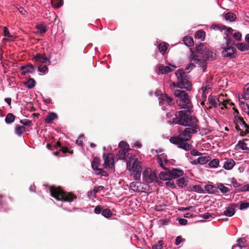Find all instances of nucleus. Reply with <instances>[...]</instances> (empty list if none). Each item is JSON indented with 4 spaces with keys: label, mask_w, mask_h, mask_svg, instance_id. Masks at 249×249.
Masks as SVG:
<instances>
[{
    "label": "nucleus",
    "mask_w": 249,
    "mask_h": 249,
    "mask_svg": "<svg viewBox=\"0 0 249 249\" xmlns=\"http://www.w3.org/2000/svg\"><path fill=\"white\" fill-rule=\"evenodd\" d=\"M119 147L121 149L119 150L117 154V158L118 160H122L126 161V154L129 149V145L125 142H121L119 143Z\"/></svg>",
    "instance_id": "1a4fd4ad"
},
{
    "label": "nucleus",
    "mask_w": 249,
    "mask_h": 249,
    "mask_svg": "<svg viewBox=\"0 0 249 249\" xmlns=\"http://www.w3.org/2000/svg\"><path fill=\"white\" fill-rule=\"evenodd\" d=\"M100 160L99 158L97 157H94L93 161L91 163V166L92 169L94 170H97V169H99L98 166L100 164Z\"/></svg>",
    "instance_id": "2f4dec72"
},
{
    "label": "nucleus",
    "mask_w": 249,
    "mask_h": 249,
    "mask_svg": "<svg viewBox=\"0 0 249 249\" xmlns=\"http://www.w3.org/2000/svg\"><path fill=\"white\" fill-rule=\"evenodd\" d=\"M190 153H191V155H193V156H198L201 154V153L200 152H199L198 151H197V150H196L195 149L192 150L190 151Z\"/></svg>",
    "instance_id": "774afa93"
},
{
    "label": "nucleus",
    "mask_w": 249,
    "mask_h": 249,
    "mask_svg": "<svg viewBox=\"0 0 249 249\" xmlns=\"http://www.w3.org/2000/svg\"><path fill=\"white\" fill-rule=\"evenodd\" d=\"M191 112V109L178 111V114L176 115V117L173 119L172 123L185 126L197 124V119L195 116L190 115Z\"/></svg>",
    "instance_id": "f257e3e1"
},
{
    "label": "nucleus",
    "mask_w": 249,
    "mask_h": 249,
    "mask_svg": "<svg viewBox=\"0 0 249 249\" xmlns=\"http://www.w3.org/2000/svg\"><path fill=\"white\" fill-rule=\"evenodd\" d=\"M205 32L202 30H200L196 33L195 37L196 38L200 39L201 40L203 41L205 39Z\"/></svg>",
    "instance_id": "c85d7f7f"
},
{
    "label": "nucleus",
    "mask_w": 249,
    "mask_h": 249,
    "mask_svg": "<svg viewBox=\"0 0 249 249\" xmlns=\"http://www.w3.org/2000/svg\"><path fill=\"white\" fill-rule=\"evenodd\" d=\"M126 168L130 171L142 170V162L138 161L135 156L131 153L126 155Z\"/></svg>",
    "instance_id": "39448f33"
},
{
    "label": "nucleus",
    "mask_w": 249,
    "mask_h": 249,
    "mask_svg": "<svg viewBox=\"0 0 249 249\" xmlns=\"http://www.w3.org/2000/svg\"><path fill=\"white\" fill-rule=\"evenodd\" d=\"M163 169L165 172H161L160 174V178L161 179L163 180H169L171 179L170 170L167 168L166 167H163Z\"/></svg>",
    "instance_id": "f3484780"
},
{
    "label": "nucleus",
    "mask_w": 249,
    "mask_h": 249,
    "mask_svg": "<svg viewBox=\"0 0 249 249\" xmlns=\"http://www.w3.org/2000/svg\"><path fill=\"white\" fill-rule=\"evenodd\" d=\"M215 54H214L211 50L208 48H207L203 53V59L205 61L209 60H213Z\"/></svg>",
    "instance_id": "a211bd4d"
},
{
    "label": "nucleus",
    "mask_w": 249,
    "mask_h": 249,
    "mask_svg": "<svg viewBox=\"0 0 249 249\" xmlns=\"http://www.w3.org/2000/svg\"><path fill=\"white\" fill-rule=\"evenodd\" d=\"M235 161L232 159H229L224 162L223 167L226 170H230L235 165Z\"/></svg>",
    "instance_id": "5701e85b"
},
{
    "label": "nucleus",
    "mask_w": 249,
    "mask_h": 249,
    "mask_svg": "<svg viewBox=\"0 0 249 249\" xmlns=\"http://www.w3.org/2000/svg\"><path fill=\"white\" fill-rule=\"evenodd\" d=\"M245 141H248V139H244L243 141H239L236 146H239L242 150H248L249 148L247 146V143L245 142Z\"/></svg>",
    "instance_id": "e433bc0d"
},
{
    "label": "nucleus",
    "mask_w": 249,
    "mask_h": 249,
    "mask_svg": "<svg viewBox=\"0 0 249 249\" xmlns=\"http://www.w3.org/2000/svg\"><path fill=\"white\" fill-rule=\"evenodd\" d=\"M36 81L32 78H29L27 81L24 83V85L28 89H33L36 86Z\"/></svg>",
    "instance_id": "a878e982"
},
{
    "label": "nucleus",
    "mask_w": 249,
    "mask_h": 249,
    "mask_svg": "<svg viewBox=\"0 0 249 249\" xmlns=\"http://www.w3.org/2000/svg\"><path fill=\"white\" fill-rule=\"evenodd\" d=\"M168 44L165 42L160 43L159 45V51L162 54H164L167 48Z\"/></svg>",
    "instance_id": "473e14b6"
},
{
    "label": "nucleus",
    "mask_w": 249,
    "mask_h": 249,
    "mask_svg": "<svg viewBox=\"0 0 249 249\" xmlns=\"http://www.w3.org/2000/svg\"><path fill=\"white\" fill-rule=\"evenodd\" d=\"M188 179V177H183L178 179L176 183L179 187L183 188L187 185Z\"/></svg>",
    "instance_id": "aec40b11"
},
{
    "label": "nucleus",
    "mask_w": 249,
    "mask_h": 249,
    "mask_svg": "<svg viewBox=\"0 0 249 249\" xmlns=\"http://www.w3.org/2000/svg\"><path fill=\"white\" fill-rule=\"evenodd\" d=\"M157 162L159 163V164L160 165V167H165L164 166L167 163V160L166 159H164V160H162V159L159 157L157 158Z\"/></svg>",
    "instance_id": "79ce46f5"
},
{
    "label": "nucleus",
    "mask_w": 249,
    "mask_h": 249,
    "mask_svg": "<svg viewBox=\"0 0 249 249\" xmlns=\"http://www.w3.org/2000/svg\"><path fill=\"white\" fill-rule=\"evenodd\" d=\"M133 172L134 173L133 178L135 180H139L141 178L142 170H138Z\"/></svg>",
    "instance_id": "a18cd8bd"
},
{
    "label": "nucleus",
    "mask_w": 249,
    "mask_h": 249,
    "mask_svg": "<svg viewBox=\"0 0 249 249\" xmlns=\"http://www.w3.org/2000/svg\"><path fill=\"white\" fill-rule=\"evenodd\" d=\"M238 119H239L238 123L239 124H241V126L244 127L247 124L244 121L243 118L242 117H238Z\"/></svg>",
    "instance_id": "e2e57ef3"
},
{
    "label": "nucleus",
    "mask_w": 249,
    "mask_h": 249,
    "mask_svg": "<svg viewBox=\"0 0 249 249\" xmlns=\"http://www.w3.org/2000/svg\"><path fill=\"white\" fill-rule=\"evenodd\" d=\"M97 171H99V172H96L97 175H101L102 176L107 177L108 176V174L107 172L104 171L102 169L100 168L99 169H97Z\"/></svg>",
    "instance_id": "6e6d98bb"
},
{
    "label": "nucleus",
    "mask_w": 249,
    "mask_h": 249,
    "mask_svg": "<svg viewBox=\"0 0 249 249\" xmlns=\"http://www.w3.org/2000/svg\"><path fill=\"white\" fill-rule=\"evenodd\" d=\"M20 70L22 71L21 74L22 75H25L27 73H33L35 71L34 66L31 64L21 66Z\"/></svg>",
    "instance_id": "2eb2a0df"
},
{
    "label": "nucleus",
    "mask_w": 249,
    "mask_h": 249,
    "mask_svg": "<svg viewBox=\"0 0 249 249\" xmlns=\"http://www.w3.org/2000/svg\"><path fill=\"white\" fill-rule=\"evenodd\" d=\"M176 76L178 79L177 87L180 89H185L189 91L192 89V83L189 80V78L185 74L183 69H179L176 72Z\"/></svg>",
    "instance_id": "20e7f679"
},
{
    "label": "nucleus",
    "mask_w": 249,
    "mask_h": 249,
    "mask_svg": "<svg viewBox=\"0 0 249 249\" xmlns=\"http://www.w3.org/2000/svg\"><path fill=\"white\" fill-rule=\"evenodd\" d=\"M50 193L51 196L57 200L71 202L77 198L73 193L66 192L60 187H51Z\"/></svg>",
    "instance_id": "f03ea898"
},
{
    "label": "nucleus",
    "mask_w": 249,
    "mask_h": 249,
    "mask_svg": "<svg viewBox=\"0 0 249 249\" xmlns=\"http://www.w3.org/2000/svg\"><path fill=\"white\" fill-rule=\"evenodd\" d=\"M161 100L163 101H166V102L168 103L169 105H171L173 101V99L168 96L167 94H164V95H162L161 97Z\"/></svg>",
    "instance_id": "de8ad7c7"
},
{
    "label": "nucleus",
    "mask_w": 249,
    "mask_h": 249,
    "mask_svg": "<svg viewBox=\"0 0 249 249\" xmlns=\"http://www.w3.org/2000/svg\"><path fill=\"white\" fill-rule=\"evenodd\" d=\"M224 18L226 20L230 21V22H232L236 20V16L233 13L228 12L225 14Z\"/></svg>",
    "instance_id": "b1692460"
},
{
    "label": "nucleus",
    "mask_w": 249,
    "mask_h": 249,
    "mask_svg": "<svg viewBox=\"0 0 249 249\" xmlns=\"http://www.w3.org/2000/svg\"><path fill=\"white\" fill-rule=\"evenodd\" d=\"M200 217L204 219H208L211 217V214L209 213H205L200 215Z\"/></svg>",
    "instance_id": "69168bd1"
},
{
    "label": "nucleus",
    "mask_w": 249,
    "mask_h": 249,
    "mask_svg": "<svg viewBox=\"0 0 249 249\" xmlns=\"http://www.w3.org/2000/svg\"><path fill=\"white\" fill-rule=\"evenodd\" d=\"M26 131L25 127L24 126L17 125L15 128V132L18 135L21 136Z\"/></svg>",
    "instance_id": "7c9ffc66"
},
{
    "label": "nucleus",
    "mask_w": 249,
    "mask_h": 249,
    "mask_svg": "<svg viewBox=\"0 0 249 249\" xmlns=\"http://www.w3.org/2000/svg\"><path fill=\"white\" fill-rule=\"evenodd\" d=\"M236 46L239 50L242 52L249 50V45L246 43H238L236 44Z\"/></svg>",
    "instance_id": "393cba45"
},
{
    "label": "nucleus",
    "mask_w": 249,
    "mask_h": 249,
    "mask_svg": "<svg viewBox=\"0 0 249 249\" xmlns=\"http://www.w3.org/2000/svg\"><path fill=\"white\" fill-rule=\"evenodd\" d=\"M3 35L5 36L10 37L11 36V35L8 31V28L6 27H4L3 28Z\"/></svg>",
    "instance_id": "052dcab7"
},
{
    "label": "nucleus",
    "mask_w": 249,
    "mask_h": 249,
    "mask_svg": "<svg viewBox=\"0 0 249 249\" xmlns=\"http://www.w3.org/2000/svg\"><path fill=\"white\" fill-rule=\"evenodd\" d=\"M103 158L104 160V167H114L115 165L114 156L112 153H109L106 155L105 153L103 154Z\"/></svg>",
    "instance_id": "f8f14e48"
},
{
    "label": "nucleus",
    "mask_w": 249,
    "mask_h": 249,
    "mask_svg": "<svg viewBox=\"0 0 249 249\" xmlns=\"http://www.w3.org/2000/svg\"><path fill=\"white\" fill-rule=\"evenodd\" d=\"M165 185L167 187H169L172 189H174L176 188V185L175 184V183L170 181H167L165 183Z\"/></svg>",
    "instance_id": "13d9d810"
},
{
    "label": "nucleus",
    "mask_w": 249,
    "mask_h": 249,
    "mask_svg": "<svg viewBox=\"0 0 249 249\" xmlns=\"http://www.w3.org/2000/svg\"><path fill=\"white\" fill-rule=\"evenodd\" d=\"M138 184L137 182H132L130 184V187L134 192H139Z\"/></svg>",
    "instance_id": "a19ab883"
},
{
    "label": "nucleus",
    "mask_w": 249,
    "mask_h": 249,
    "mask_svg": "<svg viewBox=\"0 0 249 249\" xmlns=\"http://www.w3.org/2000/svg\"><path fill=\"white\" fill-rule=\"evenodd\" d=\"M103 208L101 205L97 206L94 209V212L96 214H99L102 213Z\"/></svg>",
    "instance_id": "5fc2aeb1"
},
{
    "label": "nucleus",
    "mask_w": 249,
    "mask_h": 249,
    "mask_svg": "<svg viewBox=\"0 0 249 249\" xmlns=\"http://www.w3.org/2000/svg\"><path fill=\"white\" fill-rule=\"evenodd\" d=\"M187 126L189 127L185 128L178 137L184 139L185 141H189L192 137L191 134L196 133V129L199 128V126L197 124H194V125L190 124Z\"/></svg>",
    "instance_id": "423d86ee"
},
{
    "label": "nucleus",
    "mask_w": 249,
    "mask_h": 249,
    "mask_svg": "<svg viewBox=\"0 0 249 249\" xmlns=\"http://www.w3.org/2000/svg\"><path fill=\"white\" fill-rule=\"evenodd\" d=\"M104 188L103 186H99L97 187H94L93 189V192L95 193H97L98 191L103 190Z\"/></svg>",
    "instance_id": "338daca9"
},
{
    "label": "nucleus",
    "mask_w": 249,
    "mask_h": 249,
    "mask_svg": "<svg viewBox=\"0 0 249 249\" xmlns=\"http://www.w3.org/2000/svg\"><path fill=\"white\" fill-rule=\"evenodd\" d=\"M192 191L199 193H202L204 192L203 189L199 185H194L192 187Z\"/></svg>",
    "instance_id": "49530a36"
},
{
    "label": "nucleus",
    "mask_w": 249,
    "mask_h": 249,
    "mask_svg": "<svg viewBox=\"0 0 249 249\" xmlns=\"http://www.w3.org/2000/svg\"><path fill=\"white\" fill-rule=\"evenodd\" d=\"M163 245V241L161 240L159 241L152 247V249H161Z\"/></svg>",
    "instance_id": "09e8293b"
},
{
    "label": "nucleus",
    "mask_w": 249,
    "mask_h": 249,
    "mask_svg": "<svg viewBox=\"0 0 249 249\" xmlns=\"http://www.w3.org/2000/svg\"><path fill=\"white\" fill-rule=\"evenodd\" d=\"M15 116L11 113H9L5 118V121L7 124H11L14 121Z\"/></svg>",
    "instance_id": "c9c22d12"
},
{
    "label": "nucleus",
    "mask_w": 249,
    "mask_h": 249,
    "mask_svg": "<svg viewBox=\"0 0 249 249\" xmlns=\"http://www.w3.org/2000/svg\"><path fill=\"white\" fill-rule=\"evenodd\" d=\"M205 189L208 193L213 194L218 192L217 187L211 184L205 185Z\"/></svg>",
    "instance_id": "412c9836"
},
{
    "label": "nucleus",
    "mask_w": 249,
    "mask_h": 249,
    "mask_svg": "<svg viewBox=\"0 0 249 249\" xmlns=\"http://www.w3.org/2000/svg\"><path fill=\"white\" fill-rule=\"evenodd\" d=\"M219 163V161L218 159H214L209 162V165L211 167L216 168L218 166Z\"/></svg>",
    "instance_id": "37998d69"
},
{
    "label": "nucleus",
    "mask_w": 249,
    "mask_h": 249,
    "mask_svg": "<svg viewBox=\"0 0 249 249\" xmlns=\"http://www.w3.org/2000/svg\"><path fill=\"white\" fill-rule=\"evenodd\" d=\"M224 38L226 40V43L225 47L227 46H233L235 45V42L230 37L227 33L225 34Z\"/></svg>",
    "instance_id": "cd10ccee"
},
{
    "label": "nucleus",
    "mask_w": 249,
    "mask_h": 249,
    "mask_svg": "<svg viewBox=\"0 0 249 249\" xmlns=\"http://www.w3.org/2000/svg\"><path fill=\"white\" fill-rule=\"evenodd\" d=\"M221 96H223V95H220L218 98L215 99V98L213 96H209L208 97V101L209 106L208 107V109L212 108V106L216 107L217 106L222 105L220 108L221 109H223L224 108H227V103H228L229 101L227 100L223 99V102L220 101Z\"/></svg>",
    "instance_id": "0eeeda50"
},
{
    "label": "nucleus",
    "mask_w": 249,
    "mask_h": 249,
    "mask_svg": "<svg viewBox=\"0 0 249 249\" xmlns=\"http://www.w3.org/2000/svg\"><path fill=\"white\" fill-rule=\"evenodd\" d=\"M213 29L216 30H220L221 31L225 30L226 28V26H222V25H213Z\"/></svg>",
    "instance_id": "4d7b16f0"
},
{
    "label": "nucleus",
    "mask_w": 249,
    "mask_h": 249,
    "mask_svg": "<svg viewBox=\"0 0 249 249\" xmlns=\"http://www.w3.org/2000/svg\"><path fill=\"white\" fill-rule=\"evenodd\" d=\"M174 95L178 99L177 100L178 105L180 108L192 109V104L191 102L188 94L185 91L180 89L176 90Z\"/></svg>",
    "instance_id": "7ed1b4c3"
},
{
    "label": "nucleus",
    "mask_w": 249,
    "mask_h": 249,
    "mask_svg": "<svg viewBox=\"0 0 249 249\" xmlns=\"http://www.w3.org/2000/svg\"><path fill=\"white\" fill-rule=\"evenodd\" d=\"M38 71L39 72H43V73H46L48 71V67L45 65L44 66H41V65H39L37 67Z\"/></svg>",
    "instance_id": "603ef678"
},
{
    "label": "nucleus",
    "mask_w": 249,
    "mask_h": 249,
    "mask_svg": "<svg viewBox=\"0 0 249 249\" xmlns=\"http://www.w3.org/2000/svg\"><path fill=\"white\" fill-rule=\"evenodd\" d=\"M237 207V204H231L224 212V214L227 216H231L235 213V208Z\"/></svg>",
    "instance_id": "dca6fc26"
},
{
    "label": "nucleus",
    "mask_w": 249,
    "mask_h": 249,
    "mask_svg": "<svg viewBox=\"0 0 249 249\" xmlns=\"http://www.w3.org/2000/svg\"><path fill=\"white\" fill-rule=\"evenodd\" d=\"M184 44L187 46H192L194 44L193 39L192 37L186 36L183 38Z\"/></svg>",
    "instance_id": "c756f323"
},
{
    "label": "nucleus",
    "mask_w": 249,
    "mask_h": 249,
    "mask_svg": "<svg viewBox=\"0 0 249 249\" xmlns=\"http://www.w3.org/2000/svg\"><path fill=\"white\" fill-rule=\"evenodd\" d=\"M102 214L105 217H110L112 213L109 209H105L103 210Z\"/></svg>",
    "instance_id": "c03bdc74"
},
{
    "label": "nucleus",
    "mask_w": 249,
    "mask_h": 249,
    "mask_svg": "<svg viewBox=\"0 0 249 249\" xmlns=\"http://www.w3.org/2000/svg\"><path fill=\"white\" fill-rule=\"evenodd\" d=\"M233 36L238 41H240L242 39V34L239 32H235L233 34Z\"/></svg>",
    "instance_id": "8fccbe9b"
},
{
    "label": "nucleus",
    "mask_w": 249,
    "mask_h": 249,
    "mask_svg": "<svg viewBox=\"0 0 249 249\" xmlns=\"http://www.w3.org/2000/svg\"><path fill=\"white\" fill-rule=\"evenodd\" d=\"M191 58V60L193 61L196 63H198L200 66L202 68L203 71H205L207 68V64L206 63V61H205L203 59L202 60L199 56L194 54L193 53L192 54Z\"/></svg>",
    "instance_id": "4468645a"
},
{
    "label": "nucleus",
    "mask_w": 249,
    "mask_h": 249,
    "mask_svg": "<svg viewBox=\"0 0 249 249\" xmlns=\"http://www.w3.org/2000/svg\"><path fill=\"white\" fill-rule=\"evenodd\" d=\"M143 179L147 183H150L156 179V176L155 173H152L151 170L147 168L144 170L142 173Z\"/></svg>",
    "instance_id": "ddd939ff"
},
{
    "label": "nucleus",
    "mask_w": 249,
    "mask_h": 249,
    "mask_svg": "<svg viewBox=\"0 0 249 249\" xmlns=\"http://www.w3.org/2000/svg\"><path fill=\"white\" fill-rule=\"evenodd\" d=\"M159 70L162 74H166L172 71V69L169 66H160Z\"/></svg>",
    "instance_id": "72a5a7b5"
},
{
    "label": "nucleus",
    "mask_w": 249,
    "mask_h": 249,
    "mask_svg": "<svg viewBox=\"0 0 249 249\" xmlns=\"http://www.w3.org/2000/svg\"><path fill=\"white\" fill-rule=\"evenodd\" d=\"M182 241V237L181 236H178L176 237L175 240V244L178 245L180 244Z\"/></svg>",
    "instance_id": "0e129e2a"
},
{
    "label": "nucleus",
    "mask_w": 249,
    "mask_h": 249,
    "mask_svg": "<svg viewBox=\"0 0 249 249\" xmlns=\"http://www.w3.org/2000/svg\"><path fill=\"white\" fill-rule=\"evenodd\" d=\"M170 173L172 179L182 176L183 175V171L180 169L173 168L172 170H170Z\"/></svg>",
    "instance_id": "6ab92c4d"
},
{
    "label": "nucleus",
    "mask_w": 249,
    "mask_h": 249,
    "mask_svg": "<svg viewBox=\"0 0 249 249\" xmlns=\"http://www.w3.org/2000/svg\"><path fill=\"white\" fill-rule=\"evenodd\" d=\"M210 160L211 158L209 156L201 157L197 158V162H199V164H204Z\"/></svg>",
    "instance_id": "4c0bfd02"
},
{
    "label": "nucleus",
    "mask_w": 249,
    "mask_h": 249,
    "mask_svg": "<svg viewBox=\"0 0 249 249\" xmlns=\"http://www.w3.org/2000/svg\"><path fill=\"white\" fill-rule=\"evenodd\" d=\"M36 29L37 30V33H39L41 34H44L47 31L46 25L42 24L36 25Z\"/></svg>",
    "instance_id": "f704fd0d"
},
{
    "label": "nucleus",
    "mask_w": 249,
    "mask_h": 249,
    "mask_svg": "<svg viewBox=\"0 0 249 249\" xmlns=\"http://www.w3.org/2000/svg\"><path fill=\"white\" fill-rule=\"evenodd\" d=\"M57 118V115L54 112L49 113L45 119V122L47 124H50L54 119Z\"/></svg>",
    "instance_id": "4be33fe9"
},
{
    "label": "nucleus",
    "mask_w": 249,
    "mask_h": 249,
    "mask_svg": "<svg viewBox=\"0 0 249 249\" xmlns=\"http://www.w3.org/2000/svg\"><path fill=\"white\" fill-rule=\"evenodd\" d=\"M218 189L223 194H226L230 192V189L225 187L223 184H220L218 186L217 190Z\"/></svg>",
    "instance_id": "ea45409f"
},
{
    "label": "nucleus",
    "mask_w": 249,
    "mask_h": 249,
    "mask_svg": "<svg viewBox=\"0 0 249 249\" xmlns=\"http://www.w3.org/2000/svg\"><path fill=\"white\" fill-rule=\"evenodd\" d=\"M244 127L245 128V130L241 131L240 135L241 136H244L249 133V125L247 124Z\"/></svg>",
    "instance_id": "3c124183"
},
{
    "label": "nucleus",
    "mask_w": 249,
    "mask_h": 249,
    "mask_svg": "<svg viewBox=\"0 0 249 249\" xmlns=\"http://www.w3.org/2000/svg\"><path fill=\"white\" fill-rule=\"evenodd\" d=\"M178 221L181 225H186L187 223V220L184 218H178Z\"/></svg>",
    "instance_id": "680f3d73"
},
{
    "label": "nucleus",
    "mask_w": 249,
    "mask_h": 249,
    "mask_svg": "<svg viewBox=\"0 0 249 249\" xmlns=\"http://www.w3.org/2000/svg\"><path fill=\"white\" fill-rule=\"evenodd\" d=\"M196 52L199 54H202L204 53L205 51L207 49V48L205 47L204 44L202 43H200L199 45H196Z\"/></svg>",
    "instance_id": "bb28decb"
},
{
    "label": "nucleus",
    "mask_w": 249,
    "mask_h": 249,
    "mask_svg": "<svg viewBox=\"0 0 249 249\" xmlns=\"http://www.w3.org/2000/svg\"><path fill=\"white\" fill-rule=\"evenodd\" d=\"M20 123L22 124L24 126H32V121L29 120H20Z\"/></svg>",
    "instance_id": "864d4df0"
},
{
    "label": "nucleus",
    "mask_w": 249,
    "mask_h": 249,
    "mask_svg": "<svg viewBox=\"0 0 249 249\" xmlns=\"http://www.w3.org/2000/svg\"><path fill=\"white\" fill-rule=\"evenodd\" d=\"M249 207V203L248 202H242L240 205V209L242 210L247 209Z\"/></svg>",
    "instance_id": "bf43d9fd"
},
{
    "label": "nucleus",
    "mask_w": 249,
    "mask_h": 249,
    "mask_svg": "<svg viewBox=\"0 0 249 249\" xmlns=\"http://www.w3.org/2000/svg\"><path fill=\"white\" fill-rule=\"evenodd\" d=\"M187 141L180 138L178 137H171L170 138V142L175 144L178 145L179 148H182L185 150H189L191 148V145L186 143Z\"/></svg>",
    "instance_id": "6e6552de"
},
{
    "label": "nucleus",
    "mask_w": 249,
    "mask_h": 249,
    "mask_svg": "<svg viewBox=\"0 0 249 249\" xmlns=\"http://www.w3.org/2000/svg\"><path fill=\"white\" fill-rule=\"evenodd\" d=\"M244 94L243 98L245 100L249 99V83L247 84L244 89Z\"/></svg>",
    "instance_id": "58836bf2"
},
{
    "label": "nucleus",
    "mask_w": 249,
    "mask_h": 249,
    "mask_svg": "<svg viewBox=\"0 0 249 249\" xmlns=\"http://www.w3.org/2000/svg\"><path fill=\"white\" fill-rule=\"evenodd\" d=\"M221 48L223 50L221 52V55L224 57L231 58L236 52V50L233 46L225 47V45L222 44Z\"/></svg>",
    "instance_id": "9d476101"
},
{
    "label": "nucleus",
    "mask_w": 249,
    "mask_h": 249,
    "mask_svg": "<svg viewBox=\"0 0 249 249\" xmlns=\"http://www.w3.org/2000/svg\"><path fill=\"white\" fill-rule=\"evenodd\" d=\"M33 59L35 60V64L38 66L41 65V64H45L47 65L51 64V61L44 54L37 53Z\"/></svg>",
    "instance_id": "9b49d317"
}]
</instances>
